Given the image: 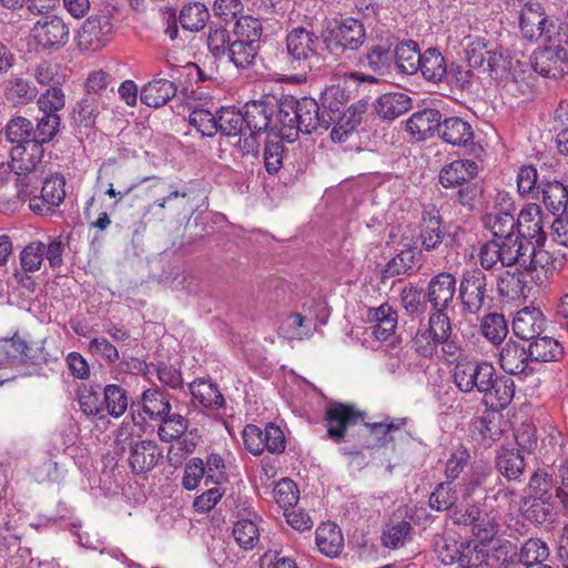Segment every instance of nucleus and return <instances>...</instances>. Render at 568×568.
I'll list each match as a JSON object with an SVG mask.
<instances>
[{
	"instance_id": "bb28decb",
	"label": "nucleus",
	"mask_w": 568,
	"mask_h": 568,
	"mask_svg": "<svg viewBox=\"0 0 568 568\" xmlns=\"http://www.w3.org/2000/svg\"><path fill=\"white\" fill-rule=\"evenodd\" d=\"M478 174V165L473 160H456L439 172V182L444 187H456L469 183Z\"/></svg>"
},
{
	"instance_id": "0eeeda50",
	"label": "nucleus",
	"mask_w": 568,
	"mask_h": 568,
	"mask_svg": "<svg viewBox=\"0 0 568 568\" xmlns=\"http://www.w3.org/2000/svg\"><path fill=\"white\" fill-rule=\"evenodd\" d=\"M542 49L532 54L531 67L542 77L558 79L568 71V36L557 33L546 39Z\"/></svg>"
},
{
	"instance_id": "a18cd8bd",
	"label": "nucleus",
	"mask_w": 568,
	"mask_h": 568,
	"mask_svg": "<svg viewBox=\"0 0 568 568\" xmlns=\"http://www.w3.org/2000/svg\"><path fill=\"white\" fill-rule=\"evenodd\" d=\"M260 48V44L232 37L226 57L236 68L246 69L254 63Z\"/></svg>"
},
{
	"instance_id": "7ed1b4c3",
	"label": "nucleus",
	"mask_w": 568,
	"mask_h": 568,
	"mask_svg": "<svg viewBox=\"0 0 568 568\" xmlns=\"http://www.w3.org/2000/svg\"><path fill=\"white\" fill-rule=\"evenodd\" d=\"M528 250L534 248L519 237H508L505 242L493 239L480 245L478 261L483 270H500L526 263Z\"/></svg>"
},
{
	"instance_id": "bf43d9fd",
	"label": "nucleus",
	"mask_w": 568,
	"mask_h": 568,
	"mask_svg": "<svg viewBox=\"0 0 568 568\" xmlns=\"http://www.w3.org/2000/svg\"><path fill=\"white\" fill-rule=\"evenodd\" d=\"M145 425L146 422L141 412H138L136 414L132 412L130 420H123L119 427L115 436L116 443L128 444L130 447L131 443H136L134 438H140L143 435L145 432Z\"/></svg>"
},
{
	"instance_id": "37998d69",
	"label": "nucleus",
	"mask_w": 568,
	"mask_h": 568,
	"mask_svg": "<svg viewBox=\"0 0 568 568\" xmlns=\"http://www.w3.org/2000/svg\"><path fill=\"white\" fill-rule=\"evenodd\" d=\"M497 290L501 297L519 300L526 297L527 283L525 275L518 271H505L497 278Z\"/></svg>"
},
{
	"instance_id": "c03bdc74",
	"label": "nucleus",
	"mask_w": 568,
	"mask_h": 568,
	"mask_svg": "<svg viewBox=\"0 0 568 568\" xmlns=\"http://www.w3.org/2000/svg\"><path fill=\"white\" fill-rule=\"evenodd\" d=\"M413 530V526L406 520L392 521L385 525L382 531V545L389 549L404 547L412 540Z\"/></svg>"
},
{
	"instance_id": "a19ab883",
	"label": "nucleus",
	"mask_w": 568,
	"mask_h": 568,
	"mask_svg": "<svg viewBox=\"0 0 568 568\" xmlns=\"http://www.w3.org/2000/svg\"><path fill=\"white\" fill-rule=\"evenodd\" d=\"M554 506L551 498L527 496L523 499L520 511L525 519L535 524L542 525L551 516Z\"/></svg>"
},
{
	"instance_id": "f704fd0d",
	"label": "nucleus",
	"mask_w": 568,
	"mask_h": 568,
	"mask_svg": "<svg viewBox=\"0 0 568 568\" xmlns=\"http://www.w3.org/2000/svg\"><path fill=\"white\" fill-rule=\"evenodd\" d=\"M423 52H420L417 42L413 40L395 43L394 60L397 69L405 74H415L420 69Z\"/></svg>"
},
{
	"instance_id": "8fccbe9b",
	"label": "nucleus",
	"mask_w": 568,
	"mask_h": 568,
	"mask_svg": "<svg viewBox=\"0 0 568 568\" xmlns=\"http://www.w3.org/2000/svg\"><path fill=\"white\" fill-rule=\"evenodd\" d=\"M210 18L207 8L200 2L184 6L179 14V22L184 30L197 32L202 30Z\"/></svg>"
},
{
	"instance_id": "f03ea898",
	"label": "nucleus",
	"mask_w": 568,
	"mask_h": 568,
	"mask_svg": "<svg viewBox=\"0 0 568 568\" xmlns=\"http://www.w3.org/2000/svg\"><path fill=\"white\" fill-rule=\"evenodd\" d=\"M322 42L312 28L297 26L287 30L282 58L284 70L296 72L298 78L305 79L321 61Z\"/></svg>"
},
{
	"instance_id": "4d7b16f0",
	"label": "nucleus",
	"mask_w": 568,
	"mask_h": 568,
	"mask_svg": "<svg viewBox=\"0 0 568 568\" xmlns=\"http://www.w3.org/2000/svg\"><path fill=\"white\" fill-rule=\"evenodd\" d=\"M263 24L260 19L252 16H240L233 28V38H239L261 45Z\"/></svg>"
},
{
	"instance_id": "de8ad7c7",
	"label": "nucleus",
	"mask_w": 568,
	"mask_h": 568,
	"mask_svg": "<svg viewBox=\"0 0 568 568\" xmlns=\"http://www.w3.org/2000/svg\"><path fill=\"white\" fill-rule=\"evenodd\" d=\"M101 108V97L85 94L74 106L72 119L79 125L91 128L94 125Z\"/></svg>"
},
{
	"instance_id": "338daca9",
	"label": "nucleus",
	"mask_w": 568,
	"mask_h": 568,
	"mask_svg": "<svg viewBox=\"0 0 568 568\" xmlns=\"http://www.w3.org/2000/svg\"><path fill=\"white\" fill-rule=\"evenodd\" d=\"M435 337L436 342L445 343L453 335V325L448 311L432 310L426 327Z\"/></svg>"
},
{
	"instance_id": "69168bd1",
	"label": "nucleus",
	"mask_w": 568,
	"mask_h": 568,
	"mask_svg": "<svg viewBox=\"0 0 568 568\" xmlns=\"http://www.w3.org/2000/svg\"><path fill=\"white\" fill-rule=\"evenodd\" d=\"M348 95L339 85H331L324 90L321 97L322 108L326 115L335 122L341 109L346 104Z\"/></svg>"
},
{
	"instance_id": "f257e3e1",
	"label": "nucleus",
	"mask_w": 568,
	"mask_h": 568,
	"mask_svg": "<svg viewBox=\"0 0 568 568\" xmlns=\"http://www.w3.org/2000/svg\"><path fill=\"white\" fill-rule=\"evenodd\" d=\"M332 119L321 111L318 103L308 97L296 99L286 95L277 104L276 125L280 138L288 142L295 141L300 133L311 134L317 129L327 130Z\"/></svg>"
},
{
	"instance_id": "f8f14e48",
	"label": "nucleus",
	"mask_w": 568,
	"mask_h": 568,
	"mask_svg": "<svg viewBox=\"0 0 568 568\" xmlns=\"http://www.w3.org/2000/svg\"><path fill=\"white\" fill-rule=\"evenodd\" d=\"M495 367L486 361H463L454 368V383L463 393L477 390L479 394L487 389L488 382L495 376Z\"/></svg>"
},
{
	"instance_id": "e433bc0d",
	"label": "nucleus",
	"mask_w": 568,
	"mask_h": 568,
	"mask_svg": "<svg viewBox=\"0 0 568 568\" xmlns=\"http://www.w3.org/2000/svg\"><path fill=\"white\" fill-rule=\"evenodd\" d=\"M527 257H531V264L535 268L541 267L548 276L560 273L568 263V253L562 250L548 252L536 251L534 247V251L528 250Z\"/></svg>"
},
{
	"instance_id": "cd10ccee",
	"label": "nucleus",
	"mask_w": 568,
	"mask_h": 568,
	"mask_svg": "<svg viewBox=\"0 0 568 568\" xmlns=\"http://www.w3.org/2000/svg\"><path fill=\"white\" fill-rule=\"evenodd\" d=\"M440 118L442 113L435 109H424L415 112L406 121V131L413 139L424 141L433 135L435 131H438Z\"/></svg>"
},
{
	"instance_id": "c9c22d12",
	"label": "nucleus",
	"mask_w": 568,
	"mask_h": 568,
	"mask_svg": "<svg viewBox=\"0 0 568 568\" xmlns=\"http://www.w3.org/2000/svg\"><path fill=\"white\" fill-rule=\"evenodd\" d=\"M142 412L152 420L164 418L171 412L170 395L160 388H148L141 395Z\"/></svg>"
},
{
	"instance_id": "ddd939ff",
	"label": "nucleus",
	"mask_w": 568,
	"mask_h": 568,
	"mask_svg": "<svg viewBox=\"0 0 568 568\" xmlns=\"http://www.w3.org/2000/svg\"><path fill=\"white\" fill-rule=\"evenodd\" d=\"M520 33L524 39L536 42L540 38L549 39L555 31L554 20L549 19L541 3L536 1L526 2L518 17Z\"/></svg>"
},
{
	"instance_id": "3c124183",
	"label": "nucleus",
	"mask_w": 568,
	"mask_h": 568,
	"mask_svg": "<svg viewBox=\"0 0 568 568\" xmlns=\"http://www.w3.org/2000/svg\"><path fill=\"white\" fill-rule=\"evenodd\" d=\"M459 497L457 486L452 481H444L436 486L429 496V507L436 511H448L458 505Z\"/></svg>"
},
{
	"instance_id": "4468645a",
	"label": "nucleus",
	"mask_w": 568,
	"mask_h": 568,
	"mask_svg": "<svg viewBox=\"0 0 568 568\" xmlns=\"http://www.w3.org/2000/svg\"><path fill=\"white\" fill-rule=\"evenodd\" d=\"M485 72L498 83L508 84L509 82H520L525 80L527 63L514 60L510 53L504 49H495L487 58Z\"/></svg>"
},
{
	"instance_id": "393cba45",
	"label": "nucleus",
	"mask_w": 568,
	"mask_h": 568,
	"mask_svg": "<svg viewBox=\"0 0 568 568\" xmlns=\"http://www.w3.org/2000/svg\"><path fill=\"white\" fill-rule=\"evenodd\" d=\"M437 133L446 143L455 146H467L474 140L470 123L459 116L440 118Z\"/></svg>"
},
{
	"instance_id": "6e6552de",
	"label": "nucleus",
	"mask_w": 568,
	"mask_h": 568,
	"mask_svg": "<svg viewBox=\"0 0 568 568\" xmlns=\"http://www.w3.org/2000/svg\"><path fill=\"white\" fill-rule=\"evenodd\" d=\"M31 37L42 50L55 52L69 42L70 26L61 16L45 13L34 21Z\"/></svg>"
},
{
	"instance_id": "9b49d317",
	"label": "nucleus",
	"mask_w": 568,
	"mask_h": 568,
	"mask_svg": "<svg viewBox=\"0 0 568 568\" xmlns=\"http://www.w3.org/2000/svg\"><path fill=\"white\" fill-rule=\"evenodd\" d=\"M244 447L254 456H260L264 450L272 454H282L286 448L283 430L274 423H268L264 429L248 424L242 432Z\"/></svg>"
},
{
	"instance_id": "6e6d98bb",
	"label": "nucleus",
	"mask_w": 568,
	"mask_h": 568,
	"mask_svg": "<svg viewBox=\"0 0 568 568\" xmlns=\"http://www.w3.org/2000/svg\"><path fill=\"white\" fill-rule=\"evenodd\" d=\"M550 552L548 545L538 538H530L520 548V552H516V567L519 568V564L534 565L536 562L542 564L548 559Z\"/></svg>"
},
{
	"instance_id": "7c9ffc66",
	"label": "nucleus",
	"mask_w": 568,
	"mask_h": 568,
	"mask_svg": "<svg viewBox=\"0 0 568 568\" xmlns=\"http://www.w3.org/2000/svg\"><path fill=\"white\" fill-rule=\"evenodd\" d=\"M413 108L412 98L404 92H388L381 95L375 103L376 113L384 120H395Z\"/></svg>"
},
{
	"instance_id": "e2e57ef3",
	"label": "nucleus",
	"mask_w": 568,
	"mask_h": 568,
	"mask_svg": "<svg viewBox=\"0 0 568 568\" xmlns=\"http://www.w3.org/2000/svg\"><path fill=\"white\" fill-rule=\"evenodd\" d=\"M538 172L534 165H523L517 172V190L521 196H529L532 200H539Z\"/></svg>"
},
{
	"instance_id": "c756f323",
	"label": "nucleus",
	"mask_w": 568,
	"mask_h": 568,
	"mask_svg": "<svg viewBox=\"0 0 568 568\" xmlns=\"http://www.w3.org/2000/svg\"><path fill=\"white\" fill-rule=\"evenodd\" d=\"M540 197L546 209L554 215H561L568 205V189L559 181L540 180Z\"/></svg>"
},
{
	"instance_id": "5fc2aeb1",
	"label": "nucleus",
	"mask_w": 568,
	"mask_h": 568,
	"mask_svg": "<svg viewBox=\"0 0 568 568\" xmlns=\"http://www.w3.org/2000/svg\"><path fill=\"white\" fill-rule=\"evenodd\" d=\"M161 422L158 428V436L164 443H171L180 439L189 428V420L176 413H169Z\"/></svg>"
},
{
	"instance_id": "2f4dec72",
	"label": "nucleus",
	"mask_w": 568,
	"mask_h": 568,
	"mask_svg": "<svg viewBox=\"0 0 568 568\" xmlns=\"http://www.w3.org/2000/svg\"><path fill=\"white\" fill-rule=\"evenodd\" d=\"M447 63L445 57L436 48H428L423 52L420 69L423 79L432 84L444 83L447 78Z\"/></svg>"
},
{
	"instance_id": "58836bf2",
	"label": "nucleus",
	"mask_w": 568,
	"mask_h": 568,
	"mask_svg": "<svg viewBox=\"0 0 568 568\" xmlns=\"http://www.w3.org/2000/svg\"><path fill=\"white\" fill-rule=\"evenodd\" d=\"M528 346L531 365L534 363L557 362L564 356V347L560 343L548 336L536 337Z\"/></svg>"
},
{
	"instance_id": "c85d7f7f",
	"label": "nucleus",
	"mask_w": 568,
	"mask_h": 568,
	"mask_svg": "<svg viewBox=\"0 0 568 568\" xmlns=\"http://www.w3.org/2000/svg\"><path fill=\"white\" fill-rule=\"evenodd\" d=\"M367 317L372 323V334L376 339L386 341L394 334L397 326V314L387 303L376 308H369Z\"/></svg>"
},
{
	"instance_id": "4be33fe9",
	"label": "nucleus",
	"mask_w": 568,
	"mask_h": 568,
	"mask_svg": "<svg viewBox=\"0 0 568 568\" xmlns=\"http://www.w3.org/2000/svg\"><path fill=\"white\" fill-rule=\"evenodd\" d=\"M43 146L34 141H27L26 144L16 145L10 149L11 169L14 174L22 175L42 168Z\"/></svg>"
},
{
	"instance_id": "20e7f679",
	"label": "nucleus",
	"mask_w": 568,
	"mask_h": 568,
	"mask_svg": "<svg viewBox=\"0 0 568 568\" xmlns=\"http://www.w3.org/2000/svg\"><path fill=\"white\" fill-rule=\"evenodd\" d=\"M43 345L44 341L33 347L17 333L10 338H0V383L11 378L6 373L8 368L19 367L23 364H47L49 354Z\"/></svg>"
},
{
	"instance_id": "423d86ee",
	"label": "nucleus",
	"mask_w": 568,
	"mask_h": 568,
	"mask_svg": "<svg viewBox=\"0 0 568 568\" xmlns=\"http://www.w3.org/2000/svg\"><path fill=\"white\" fill-rule=\"evenodd\" d=\"M367 34L364 23L353 17L335 20L334 24L327 29L323 39L326 50L341 57L345 52H357L366 42Z\"/></svg>"
},
{
	"instance_id": "a878e982",
	"label": "nucleus",
	"mask_w": 568,
	"mask_h": 568,
	"mask_svg": "<svg viewBox=\"0 0 568 568\" xmlns=\"http://www.w3.org/2000/svg\"><path fill=\"white\" fill-rule=\"evenodd\" d=\"M442 223V216L434 206L423 212L418 236L423 250L429 252L442 244L445 236Z\"/></svg>"
},
{
	"instance_id": "864d4df0",
	"label": "nucleus",
	"mask_w": 568,
	"mask_h": 568,
	"mask_svg": "<svg viewBox=\"0 0 568 568\" xmlns=\"http://www.w3.org/2000/svg\"><path fill=\"white\" fill-rule=\"evenodd\" d=\"M219 132L224 135H241L245 131L244 111L234 106L221 108L217 112Z\"/></svg>"
},
{
	"instance_id": "412c9836",
	"label": "nucleus",
	"mask_w": 568,
	"mask_h": 568,
	"mask_svg": "<svg viewBox=\"0 0 568 568\" xmlns=\"http://www.w3.org/2000/svg\"><path fill=\"white\" fill-rule=\"evenodd\" d=\"M488 383L490 385L481 393V402L485 407L493 413L507 408L515 396V382L495 372V376Z\"/></svg>"
},
{
	"instance_id": "aec40b11",
	"label": "nucleus",
	"mask_w": 568,
	"mask_h": 568,
	"mask_svg": "<svg viewBox=\"0 0 568 568\" xmlns=\"http://www.w3.org/2000/svg\"><path fill=\"white\" fill-rule=\"evenodd\" d=\"M499 365L510 375H529L535 368L531 365L529 351L524 344L507 341L499 349Z\"/></svg>"
},
{
	"instance_id": "09e8293b",
	"label": "nucleus",
	"mask_w": 568,
	"mask_h": 568,
	"mask_svg": "<svg viewBox=\"0 0 568 568\" xmlns=\"http://www.w3.org/2000/svg\"><path fill=\"white\" fill-rule=\"evenodd\" d=\"M420 251L417 246L408 245L400 250L384 270V277L396 276L413 271L418 263Z\"/></svg>"
},
{
	"instance_id": "774afa93",
	"label": "nucleus",
	"mask_w": 568,
	"mask_h": 568,
	"mask_svg": "<svg viewBox=\"0 0 568 568\" xmlns=\"http://www.w3.org/2000/svg\"><path fill=\"white\" fill-rule=\"evenodd\" d=\"M480 331L493 344H500L508 333L504 315L498 313L485 315L480 323Z\"/></svg>"
},
{
	"instance_id": "473e14b6",
	"label": "nucleus",
	"mask_w": 568,
	"mask_h": 568,
	"mask_svg": "<svg viewBox=\"0 0 568 568\" xmlns=\"http://www.w3.org/2000/svg\"><path fill=\"white\" fill-rule=\"evenodd\" d=\"M318 550L327 557H336L344 548V537L341 528L334 523L321 524L315 532Z\"/></svg>"
},
{
	"instance_id": "0e129e2a",
	"label": "nucleus",
	"mask_w": 568,
	"mask_h": 568,
	"mask_svg": "<svg viewBox=\"0 0 568 568\" xmlns=\"http://www.w3.org/2000/svg\"><path fill=\"white\" fill-rule=\"evenodd\" d=\"M42 115L38 118L36 129L33 128L34 142L49 143L59 133L61 126V118L55 113L41 112Z\"/></svg>"
},
{
	"instance_id": "5701e85b",
	"label": "nucleus",
	"mask_w": 568,
	"mask_h": 568,
	"mask_svg": "<svg viewBox=\"0 0 568 568\" xmlns=\"http://www.w3.org/2000/svg\"><path fill=\"white\" fill-rule=\"evenodd\" d=\"M129 464L135 474L152 470L162 458V450L154 440L144 439L131 443Z\"/></svg>"
},
{
	"instance_id": "4c0bfd02",
	"label": "nucleus",
	"mask_w": 568,
	"mask_h": 568,
	"mask_svg": "<svg viewBox=\"0 0 568 568\" xmlns=\"http://www.w3.org/2000/svg\"><path fill=\"white\" fill-rule=\"evenodd\" d=\"M496 467L507 480H517L524 474V456L515 448L501 447L497 452Z\"/></svg>"
},
{
	"instance_id": "9d476101",
	"label": "nucleus",
	"mask_w": 568,
	"mask_h": 568,
	"mask_svg": "<svg viewBox=\"0 0 568 568\" xmlns=\"http://www.w3.org/2000/svg\"><path fill=\"white\" fill-rule=\"evenodd\" d=\"M365 415V412L357 409L352 404L338 402L327 404L324 413L326 437L335 444L345 443L347 429L364 423Z\"/></svg>"
},
{
	"instance_id": "39448f33",
	"label": "nucleus",
	"mask_w": 568,
	"mask_h": 568,
	"mask_svg": "<svg viewBox=\"0 0 568 568\" xmlns=\"http://www.w3.org/2000/svg\"><path fill=\"white\" fill-rule=\"evenodd\" d=\"M457 298L465 314L477 315L490 307L494 301L493 287L483 270L474 267L463 271Z\"/></svg>"
},
{
	"instance_id": "13d9d810",
	"label": "nucleus",
	"mask_w": 568,
	"mask_h": 568,
	"mask_svg": "<svg viewBox=\"0 0 568 568\" xmlns=\"http://www.w3.org/2000/svg\"><path fill=\"white\" fill-rule=\"evenodd\" d=\"M491 477H494L493 470L485 467H477L470 475L464 477L456 485L459 488L462 500L468 501L478 488L487 486Z\"/></svg>"
},
{
	"instance_id": "dca6fc26",
	"label": "nucleus",
	"mask_w": 568,
	"mask_h": 568,
	"mask_svg": "<svg viewBox=\"0 0 568 568\" xmlns=\"http://www.w3.org/2000/svg\"><path fill=\"white\" fill-rule=\"evenodd\" d=\"M519 239L526 241L532 248L540 246L546 240L541 207L536 203L525 205L517 220Z\"/></svg>"
},
{
	"instance_id": "ea45409f",
	"label": "nucleus",
	"mask_w": 568,
	"mask_h": 568,
	"mask_svg": "<svg viewBox=\"0 0 568 568\" xmlns=\"http://www.w3.org/2000/svg\"><path fill=\"white\" fill-rule=\"evenodd\" d=\"M314 325L311 320L300 313H291L281 323L278 335L285 339H303L313 335Z\"/></svg>"
},
{
	"instance_id": "49530a36",
	"label": "nucleus",
	"mask_w": 568,
	"mask_h": 568,
	"mask_svg": "<svg viewBox=\"0 0 568 568\" xmlns=\"http://www.w3.org/2000/svg\"><path fill=\"white\" fill-rule=\"evenodd\" d=\"M190 392L195 400L210 409H217L224 405V397L217 386L212 382L199 379L190 384Z\"/></svg>"
},
{
	"instance_id": "052dcab7",
	"label": "nucleus",
	"mask_w": 568,
	"mask_h": 568,
	"mask_svg": "<svg viewBox=\"0 0 568 568\" xmlns=\"http://www.w3.org/2000/svg\"><path fill=\"white\" fill-rule=\"evenodd\" d=\"M489 558L485 545L466 542L458 566L460 568H489Z\"/></svg>"
},
{
	"instance_id": "72a5a7b5",
	"label": "nucleus",
	"mask_w": 568,
	"mask_h": 568,
	"mask_svg": "<svg viewBox=\"0 0 568 568\" xmlns=\"http://www.w3.org/2000/svg\"><path fill=\"white\" fill-rule=\"evenodd\" d=\"M176 94L175 84L166 79H154L142 88L141 102L151 108L166 104Z\"/></svg>"
},
{
	"instance_id": "6ab92c4d",
	"label": "nucleus",
	"mask_w": 568,
	"mask_h": 568,
	"mask_svg": "<svg viewBox=\"0 0 568 568\" xmlns=\"http://www.w3.org/2000/svg\"><path fill=\"white\" fill-rule=\"evenodd\" d=\"M497 200L501 207L489 214L486 222L494 239L505 242L508 237H519V235L514 233L517 222L513 214L515 211L513 201L506 193H498Z\"/></svg>"
},
{
	"instance_id": "79ce46f5",
	"label": "nucleus",
	"mask_w": 568,
	"mask_h": 568,
	"mask_svg": "<svg viewBox=\"0 0 568 568\" xmlns=\"http://www.w3.org/2000/svg\"><path fill=\"white\" fill-rule=\"evenodd\" d=\"M6 99L13 104H28L38 95L37 87L29 80L13 75L6 82Z\"/></svg>"
},
{
	"instance_id": "a211bd4d",
	"label": "nucleus",
	"mask_w": 568,
	"mask_h": 568,
	"mask_svg": "<svg viewBox=\"0 0 568 568\" xmlns=\"http://www.w3.org/2000/svg\"><path fill=\"white\" fill-rule=\"evenodd\" d=\"M456 294V278L448 272H440L433 276L426 288V300L432 310L452 311Z\"/></svg>"
},
{
	"instance_id": "1a4fd4ad",
	"label": "nucleus",
	"mask_w": 568,
	"mask_h": 568,
	"mask_svg": "<svg viewBox=\"0 0 568 568\" xmlns=\"http://www.w3.org/2000/svg\"><path fill=\"white\" fill-rule=\"evenodd\" d=\"M395 37L388 30L375 32L369 38L364 54L358 64L383 75L387 73L394 61Z\"/></svg>"
},
{
	"instance_id": "b1692460",
	"label": "nucleus",
	"mask_w": 568,
	"mask_h": 568,
	"mask_svg": "<svg viewBox=\"0 0 568 568\" xmlns=\"http://www.w3.org/2000/svg\"><path fill=\"white\" fill-rule=\"evenodd\" d=\"M545 324V316L539 308L524 307L516 313L513 320V331L519 338L529 341L544 332Z\"/></svg>"
},
{
	"instance_id": "603ef678",
	"label": "nucleus",
	"mask_w": 568,
	"mask_h": 568,
	"mask_svg": "<svg viewBox=\"0 0 568 568\" xmlns=\"http://www.w3.org/2000/svg\"><path fill=\"white\" fill-rule=\"evenodd\" d=\"M465 545V541H458L450 535H437L434 550L444 565H458Z\"/></svg>"
},
{
	"instance_id": "f3484780",
	"label": "nucleus",
	"mask_w": 568,
	"mask_h": 568,
	"mask_svg": "<svg viewBox=\"0 0 568 568\" xmlns=\"http://www.w3.org/2000/svg\"><path fill=\"white\" fill-rule=\"evenodd\" d=\"M245 130H250L251 136L262 132L270 131L276 138H280V131L276 129L277 110L274 105L263 101H251L244 105Z\"/></svg>"
},
{
	"instance_id": "2eb2a0df",
	"label": "nucleus",
	"mask_w": 568,
	"mask_h": 568,
	"mask_svg": "<svg viewBox=\"0 0 568 568\" xmlns=\"http://www.w3.org/2000/svg\"><path fill=\"white\" fill-rule=\"evenodd\" d=\"M112 31L109 13L92 16L84 21L79 32V47L83 50L98 51L109 42Z\"/></svg>"
},
{
	"instance_id": "680f3d73",
	"label": "nucleus",
	"mask_w": 568,
	"mask_h": 568,
	"mask_svg": "<svg viewBox=\"0 0 568 568\" xmlns=\"http://www.w3.org/2000/svg\"><path fill=\"white\" fill-rule=\"evenodd\" d=\"M233 536L244 550L253 549L260 541V529L252 519H240L234 524Z\"/></svg>"
}]
</instances>
